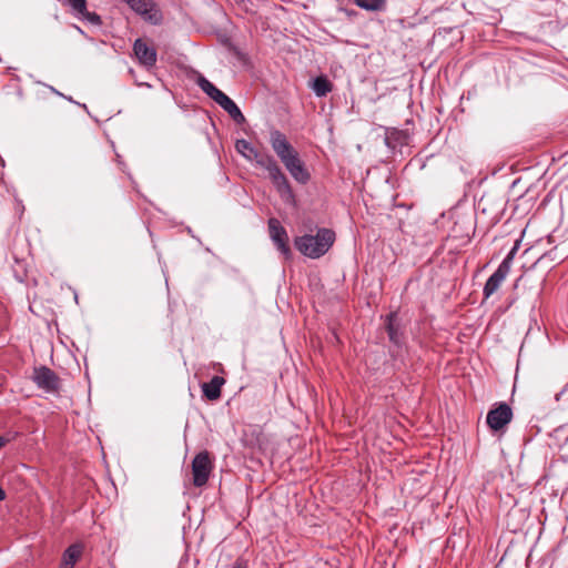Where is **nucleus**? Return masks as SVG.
Segmentation results:
<instances>
[{
	"instance_id": "obj_1",
	"label": "nucleus",
	"mask_w": 568,
	"mask_h": 568,
	"mask_svg": "<svg viewBox=\"0 0 568 568\" xmlns=\"http://www.w3.org/2000/svg\"><path fill=\"white\" fill-rule=\"evenodd\" d=\"M235 149L246 160L255 161L257 166L267 171L270 180L272 181L281 200L285 204L293 207L297 206L296 195L290 184L288 179L271 154L260 152L250 141L245 139L237 140L235 142Z\"/></svg>"
},
{
	"instance_id": "obj_2",
	"label": "nucleus",
	"mask_w": 568,
	"mask_h": 568,
	"mask_svg": "<svg viewBox=\"0 0 568 568\" xmlns=\"http://www.w3.org/2000/svg\"><path fill=\"white\" fill-rule=\"evenodd\" d=\"M271 145L291 176L300 184H307L311 180L305 163L302 161L298 152L288 142L284 133L278 130L271 132Z\"/></svg>"
},
{
	"instance_id": "obj_3",
	"label": "nucleus",
	"mask_w": 568,
	"mask_h": 568,
	"mask_svg": "<svg viewBox=\"0 0 568 568\" xmlns=\"http://www.w3.org/2000/svg\"><path fill=\"white\" fill-rule=\"evenodd\" d=\"M336 234L332 229L317 227L316 234L294 237L295 248L304 256L316 260L324 256L334 245Z\"/></svg>"
},
{
	"instance_id": "obj_4",
	"label": "nucleus",
	"mask_w": 568,
	"mask_h": 568,
	"mask_svg": "<svg viewBox=\"0 0 568 568\" xmlns=\"http://www.w3.org/2000/svg\"><path fill=\"white\" fill-rule=\"evenodd\" d=\"M408 322V318L397 311L390 312L384 317V329L388 341L397 348L406 343Z\"/></svg>"
},
{
	"instance_id": "obj_5",
	"label": "nucleus",
	"mask_w": 568,
	"mask_h": 568,
	"mask_svg": "<svg viewBox=\"0 0 568 568\" xmlns=\"http://www.w3.org/2000/svg\"><path fill=\"white\" fill-rule=\"evenodd\" d=\"M192 483L195 487H203L207 484L214 469V458L207 450L196 454L192 460Z\"/></svg>"
},
{
	"instance_id": "obj_6",
	"label": "nucleus",
	"mask_w": 568,
	"mask_h": 568,
	"mask_svg": "<svg viewBox=\"0 0 568 568\" xmlns=\"http://www.w3.org/2000/svg\"><path fill=\"white\" fill-rule=\"evenodd\" d=\"M31 379L38 388L48 394H57L61 387L59 376L47 366H36L33 368Z\"/></svg>"
},
{
	"instance_id": "obj_7",
	"label": "nucleus",
	"mask_w": 568,
	"mask_h": 568,
	"mask_svg": "<svg viewBox=\"0 0 568 568\" xmlns=\"http://www.w3.org/2000/svg\"><path fill=\"white\" fill-rule=\"evenodd\" d=\"M271 240L277 250L286 257H291L292 252L288 245V235L285 227L276 217H271L267 222Z\"/></svg>"
},
{
	"instance_id": "obj_8",
	"label": "nucleus",
	"mask_w": 568,
	"mask_h": 568,
	"mask_svg": "<svg viewBox=\"0 0 568 568\" xmlns=\"http://www.w3.org/2000/svg\"><path fill=\"white\" fill-rule=\"evenodd\" d=\"M135 13L140 14L144 20L159 24L162 21V14L153 0H122Z\"/></svg>"
},
{
	"instance_id": "obj_9",
	"label": "nucleus",
	"mask_w": 568,
	"mask_h": 568,
	"mask_svg": "<svg viewBox=\"0 0 568 568\" xmlns=\"http://www.w3.org/2000/svg\"><path fill=\"white\" fill-rule=\"evenodd\" d=\"M513 410L506 403H499L498 406L490 409L486 417L487 425L495 432L501 429L511 422Z\"/></svg>"
},
{
	"instance_id": "obj_10",
	"label": "nucleus",
	"mask_w": 568,
	"mask_h": 568,
	"mask_svg": "<svg viewBox=\"0 0 568 568\" xmlns=\"http://www.w3.org/2000/svg\"><path fill=\"white\" fill-rule=\"evenodd\" d=\"M133 52L139 63L151 69L156 63L158 53L154 47L149 45L143 39H136L133 43Z\"/></svg>"
},
{
	"instance_id": "obj_11",
	"label": "nucleus",
	"mask_w": 568,
	"mask_h": 568,
	"mask_svg": "<svg viewBox=\"0 0 568 568\" xmlns=\"http://www.w3.org/2000/svg\"><path fill=\"white\" fill-rule=\"evenodd\" d=\"M508 275V266L507 261L501 262L497 270L488 277L486 284L483 290V294L485 298H488L499 288L500 284L504 282L506 276Z\"/></svg>"
},
{
	"instance_id": "obj_12",
	"label": "nucleus",
	"mask_w": 568,
	"mask_h": 568,
	"mask_svg": "<svg viewBox=\"0 0 568 568\" xmlns=\"http://www.w3.org/2000/svg\"><path fill=\"white\" fill-rule=\"evenodd\" d=\"M225 384V378L220 375H214L209 382L201 384L203 397L207 400L215 402L220 399L222 386Z\"/></svg>"
},
{
	"instance_id": "obj_13",
	"label": "nucleus",
	"mask_w": 568,
	"mask_h": 568,
	"mask_svg": "<svg viewBox=\"0 0 568 568\" xmlns=\"http://www.w3.org/2000/svg\"><path fill=\"white\" fill-rule=\"evenodd\" d=\"M83 554V545L75 542L70 545L62 554L59 568H73Z\"/></svg>"
},
{
	"instance_id": "obj_14",
	"label": "nucleus",
	"mask_w": 568,
	"mask_h": 568,
	"mask_svg": "<svg viewBox=\"0 0 568 568\" xmlns=\"http://www.w3.org/2000/svg\"><path fill=\"white\" fill-rule=\"evenodd\" d=\"M409 135L406 131L398 129L387 130L385 136V144L389 149H397L408 144Z\"/></svg>"
},
{
	"instance_id": "obj_15",
	"label": "nucleus",
	"mask_w": 568,
	"mask_h": 568,
	"mask_svg": "<svg viewBox=\"0 0 568 568\" xmlns=\"http://www.w3.org/2000/svg\"><path fill=\"white\" fill-rule=\"evenodd\" d=\"M217 104L231 116V119L237 123L243 124L245 116L243 115L236 103L226 94L217 102Z\"/></svg>"
},
{
	"instance_id": "obj_16",
	"label": "nucleus",
	"mask_w": 568,
	"mask_h": 568,
	"mask_svg": "<svg viewBox=\"0 0 568 568\" xmlns=\"http://www.w3.org/2000/svg\"><path fill=\"white\" fill-rule=\"evenodd\" d=\"M196 84L201 90L207 94L215 103H217L225 93L217 89L212 82H210L203 74L199 73L196 78Z\"/></svg>"
},
{
	"instance_id": "obj_17",
	"label": "nucleus",
	"mask_w": 568,
	"mask_h": 568,
	"mask_svg": "<svg viewBox=\"0 0 568 568\" xmlns=\"http://www.w3.org/2000/svg\"><path fill=\"white\" fill-rule=\"evenodd\" d=\"M311 88L317 97L322 98L333 91V83L322 74L312 81Z\"/></svg>"
},
{
	"instance_id": "obj_18",
	"label": "nucleus",
	"mask_w": 568,
	"mask_h": 568,
	"mask_svg": "<svg viewBox=\"0 0 568 568\" xmlns=\"http://www.w3.org/2000/svg\"><path fill=\"white\" fill-rule=\"evenodd\" d=\"M354 2L367 11H382L386 8V0H354Z\"/></svg>"
},
{
	"instance_id": "obj_19",
	"label": "nucleus",
	"mask_w": 568,
	"mask_h": 568,
	"mask_svg": "<svg viewBox=\"0 0 568 568\" xmlns=\"http://www.w3.org/2000/svg\"><path fill=\"white\" fill-rule=\"evenodd\" d=\"M79 17L87 20L89 23L93 26L102 24L101 17L95 12H89L88 9H85V12L81 13Z\"/></svg>"
},
{
	"instance_id": "obj_20",
	"label": "nucleus",
	"mask_w": 568,
	"mask_h": 568,
	"mask_svg": "<svg viewBox=\"0 0 568 568\" xmlns=\"http://www.w3.org/2000/svg\"><path fill=\"white\" fill-rule=\"evenodd\" d=\"M69 6L78 17L85 12L87 0H69Z\"/></svg>"
},
{
	"instance_id": "obj_21",
	"label": "nucleus",
	"mask_w": 568,
	"mask_h": 568,
	"mask_svg": "<svg viewBox=\"0 0 568 568\" xmlns=\"http://www.w3.org/2000/svg\"><path fill=\"white\" fill-rule=\"evenodd\" d=\"M516 253V247H513V250L507 254V256L501 261V262H506L507 261V266H508V272L510 271V266H511V262H513V258H514V255Z\"/></svg>"
},
{
	"instance_id": "obj_22",
	"label": "nucleus",
	"mask_w": 568,
	"mask_h": 568,
	"mask_svg": "<svg viewBox=\"0 0 568 568\" xmlns=\"http://www.w3.org/2000/svg\"><path fill=\"white\" fill-rule=\"evenodd\" d=\"M232 568H247V562L244 559H236L232 566Z\"/></svg>"
},
{
	"instance_id": "obj_23",
	"label": "nucleus",
	"mask_w": 568,
	"mask_h": 568,
	"mask_svg": "<svg viewBox=\"0 0 568 568\" xmlns=\"http://www.w3.org/2000/svg\"><path fill=\"white\" fill-rule=\"evenodd\" d=\"M213 369L217 373L224 374V368L220 363H212Z\"/></svg>"
},
{
	"instance_id": "obj_24",
	"label": "nucleus",
	"mask_w": 568,
	"mask_h": 568,
	"mask_svg": "<svg viewBox=\"0 0 568 568\" xmlns=\"http://www.w3.org/2000/svg\"><path fill=\"white\" fill-rule=\"evenodd\" d=\"M6 499V491L3 490V488L0 486V501L4 500Z\"/></svg>"
},
{
	"instance_id": "obj_25",
	"label": "nucleus",
	"mask_w": 568,
	"mask_h": 568,
	"mask_svg": "<svg viewBox=\"0 0 568 568\" xmlns=\"http://www.w3.org/2000/svg\"><path fill=\"white\" fill-rule=\"evenodd\" d=\"M7 439L2 436H0V448H2L7 444Z\"/></svg>"
},
{
	"instance_id": "obj_26",
	"label": "nucleus",
	"mask_w": 568,
	"mask_h": 568,
	"mask_svg": "<svg viewBox=\"0 0 568 568\" xmlns=\"http://www.w3.org/2000/svg\"><path fill=\"white\" fill-rule=\"evenodd\" d=\"M17 278H18L20 282H23V280H24L23 275H17Z\"/></svg>"
},
{
	"instance_id": "obj_27",
	"label": "nucleus",
	"mask_w": 568,
	"mask_h": 568,
	"mask_svg": "<svg viewBox=\"0 0 568 568\" xmlns=\"http://www.w3.org/2000/svg\"><path fill=\"white\" fill-rule=\"evenodd\" d=\"M567 389H568V383L566 384V386H565L564 390H567Z\"/></svg>"
}]
</instances>
